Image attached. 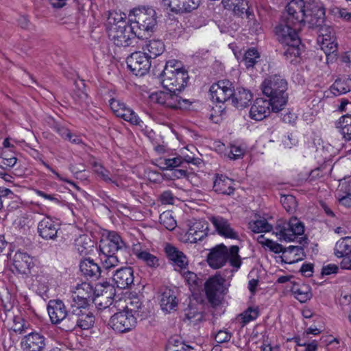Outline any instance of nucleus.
Masks as SVG:
<instances>
[{
    "label": "nucleus",
    "mask_w": 351,
    "mask_h": 351,
    "mask_svg": "<svg viewBox=\"0 0 351 351\" xmlns=\"http://www.w3.org/2000/svg\"><path fill=\"white\" fill-rule=\"evenodd\" d=\"M290 23H307L309 28L323 27L326 19V10L321 2L292 0L286 6Z\"/></svg>",
    "instance_id": "nucleus-1"
},
{
    "label": "nucleus",
    "mask_w": 351,
    "mask_h": 351,
    "mask_svg": "<svg viewBox=\"0 0 351 351\" xmlns=\"http://www.w3.org/2000/svg\"><path fill=\"white\" fill-rule=\"evenodd\" d=\"M289 14L287 12L285 19L275 27V34L278 40L284 45L283 55L289 63L297 64L300 62V55L304 48L298 32L301 25L289 21Z\"/></svg>",
    "instance_id": "nucleus-2"
},
{
    "label": "nucleus",
    "mask_w": 351,
    "mask_h": 351,
    "mask_svg": "<svg viewBox=\"0 0 351 351\" xmlns=\"http://www.w3.org/2000/svg\"><path fill=\"white\" fill-rule=\"evenodd\" d=\"M106 29L109 38L118 47H126L132 44L136 37L131 24L117 12L110 13L106 23Z\"/></svg>",
    "instance_id": "nucleus-3"
},
{
    "label": "nucleus",
    "mask_w": 351,
    "mask_h": 351,
    "mask_svg": "<svg viewBox=\"0 0 351 351\" xmlns=\"http://www.w3.org/2000/svg\"><path fill=\"white\" fill-rule=\"evenodd\" d=\"M287 82L279 75H270L261 84L263 95L273 104V112H278L286 106L288 100Z\"/></svg>",
    "instance_id": "nucleus-4"
},
{
    "label": "nucleus",
    "mask_w": 351,
    "mask_h": 351,
    "mask_svg": "<svg viewBox=\"0 0 351 351\" xmlns=\"http://www.w3.org/2000/svg\"><path fill=\"white\" fill-rule=\"evenodd\" d=\"M128 20L138 38L154 32L157 25V14L152 7L134 8L128 14Z\"/></svg>",
    "instance_id": "nucleus-5"
},
{
    "label": "nucleus",
    "mask_w": 351,
    "mask_h": 351,
    "mask_svg": "<svg viewBox=\"0 0 351 351\" xmlns=\"http://www.w3.org/2000/svg\"><path fill=\"white\" fill-rule=\"evenodd\" d=\"M163 69L158 72L165 89L169 92L178 91L184 88L189 79L188 73L181 67V62L176 60H169L165 65L161 66Z\"/></svg>",
    "instance_id": "nucleus-6"
},
{
    "label": "nucleus",
    "mask_w": 351,
    "mask_h": 351,
    "mask_svg": "<svg viewBox=\"0 0 351 351\" xmlns=\"http://www.w3.org/2000/svg\"><path fill=\"white\" fill-rule=\"evenodd\" d=\"M239 252V247L237 245H232L228 249L223 244L217 245L212 248L208 254V264L216 269L224 266L229 261L230 265L238 269L241 265V258Z\"/></svg>",
    "instance_id": "nucleus-7"
},
{
    "label": "nucleus",
    "mask_w": 351,
    "mask_h": 351,
    "mask_svg": "<svg viewBox=\"0 0 351 351\" xmlns=\"http://www.w3.org/2000/svg\"><path fill=\"white\" fill-rule=\"evenodd\" d=\"M274 233L279 239L285 241H294L298 239V242L302 244L306 243L307 241V238L303 236L304 226L296 217H291L288 221L283 219L278 220Z\"/></svg>",
    "instance_id": "nucleus-8"
},
{
    "label": "nucleus",
    "mask_w": 351,
    "mask_h": 351,
    "mask_svg": "<svg viewBox=\"0 0 351 351\" xmlns=\"http://www.w3.org/2000/svg\"><path fill=\"white\" fill-rule=\"evenodd\" d=\"M99 248L104 256L128 253L125 242L121 236L115 232H110L106 238L102 239L99 242Z\"/></svg>",
    "instance_id": "nucleus-9"
},
{
    "label": "nucleus",
    "mask_w": 351,
    "mask_h": 351,
    "mask_svg": "<svg viewBox=\"0 0 351 351\" xmlns=\"http://www.w3.org/2000/svg\"><path fill=\"white\" fill-rule=\"evenodd\" d=\"M110 316L108 325L117 332H127L136 326L135 315L123 309L118 312L114 310Z\"/></svg>",
    "instance_id": "nucleus-10"
},
{
    "label": "nucleus",
    "mask_w": 351,
    "mask_h": 351,
    "mask_svg": "<svg viewBox=\"0 0 351 351\" xmlns=\"http://www.w3.org/2000/svg\"><path fill=\"white\" fill-rule=\"evenodd\" d=\"M224 282V278L220 275H215L208 278L204 284L206 298L213 306H218L221 303L226 291Z\"/></svg>",
    "instance_id": "nucleus-11"
},
{
    "label": "nucleus",
    "mask_w": 351,
    "mask_h": 351,
    "mask_svg": "<svg viewBox=\"0 0 351 351\" xmlns=\"http://www.w3.org/2000/svg\"><path fill=\"white\" fill-rule=\"evenodd\" d=\"M128 69L136 76L145 75L152 66L151 60L147 57L146 52L135 51L126 59Z\"/></svg>",
    "instance_id": "nucleus-12"
},
{
    "label": "nucleus",
    "mask_w": 351,
    "mask_h": 351,
    "mask_svg": "<svg viewBox=\"0 0 351 351\" xmlns=\"http://www.w3.org/2000/svg\"><path fill=\"white\" fill-rule=\"evenodd\" d=\"M95 300V291L88 282L78 284L73 292L69 304L73 306H91L90 301Z\"/></svg>",
    "instance_id": "nucleus-13"
},
{
    "label": "nucleus",
    "mask_w": 351,
    "mask_h": 351,
    "mask_svg": "<svg viewBox=\"0 0 351 351\" xmlns=\"http://www.w3.org/2000/svg\"><path fill=\"white\" fill-rule=\"evenodd\" d=\"M233 88V84L230 80H219L210 86L209 89L210 98L213 101L218 103L230 101Z\"/></svg>",
    "instance_id": "nucleus-14"
},
{
    "label": "nucleus",
    "mask_w": 351,
    "mask_h": 351,
    "mask_svg": "<svg viewBox=\"0 0 351 351\" xmlns=\"http://www.w3.org/2000/svg\"><path fill=\"white\" fill-rule=\"evenodd\" d=\"M317 43L326 56L333 53L337 50V43L335 32L332 27L325 25L318 29Z\"/></svg>",
    "instance_id": "nucleus-15"
},
{
    "label": "nucleus",
    "mask_w": 351,
    "mask_h": 351,
    "mask_svg": "<svg viewBox=\"0 0 351 351\" xmlns=\"http://www.w3.org/2000/svg\"><path fill=\"white\" fill-rule=\"evenodd\" d=\"M164 252L169 263L176 271H181L188 267L189 260L187 256L176 246L166 243L164 245Z\"/></svg>",
    "instance_id": "nucleus-16"
},
{
    "label": "nucleus",
    "mask_w": 351,
    "mask_h": 351,
    "mask_svg": "<svg viewBox=\"0 0 351 351\" xmlns=\"http://www.w3.org/2000/svg\"><path fill=\"white\" fill-rule=\"evenodd\" d=\"M90 307L91 306H76L72 308V313L76 316L77 327L82 330H88L95 324V315Z\"/></svg>",
    "instance_id": "nucleus-17"
},
{
    "label": "nucleus",
    "mask_w": 351,
    "mask_h": 351,
    "mask_svg": "<svg viewBox=\"0 0 351 351\" xmlns=\"http://www.w3.org/2000/svg\"><path fill=\"white\" fill-rule=\"evenodd\" d=\"M217 233L222 237L230 239H239L238 232L232 227L230 221L221 215H213L209 217Z\"/></svg>",
    "instance_id": "nucleus-18"
},
{
    "label": "nucleus",
    "mask_w": 351,
    "mask_h": 351,
    "mask_svg": "<svg viewBox=\"0 0 351 351\" xmlns=\"http://www.w3.org/2000/svg\"><path fill=\"white\" fill-rule=\"evenodd\" d=\"M45 337L37 332H30L21 341L23 351H42L45 347Z\"/></svg>",
    "instance_id": "nucleus-19"
},
{
    "label": "nucleus",
    "mask_w": 351,
    "mask_h": 351,
    "mask_svg": "<svg viewBox=\"0 0 351 351\" xmlns=\"http://www.w3.org/2000/svg\"><path fill=\"white\" fill-rule=\"evenodd\" d=\"M273 112V104L268 99L257 98L250 110V117L255 121H262Z\"/></svg>",
    "instance_id": "nucleus-20"
},
{
    "label": "nucleus",
    "mask_w": 351,
    "mask_h": 351,
    "mask_svg": "<svg viewBox=\"0 0 351 351\" xmlns=\"http://www.w3.org/2000/svg\"><path fill=\"white\" fill-rule=\"evenodd\" d=\"M165 5L168 6L171 11L176 14L189 13L196 10L201 0H162Z\"/></svg>",
    "instance_id": "nucleus-21"
},
{
    "label": "nucleus",
    "mask_w": 351,
    "mask_h": 351,
    "mask_svg": "<svg viewBox=\"0 0 351 351\" xmlns=\"http://www.w3.org/2000/svg\"><path fill=\"white\" fill-rule=\"evenodd\" d=\"M112 280L114 284L119 289L131 287L134 284V270L130 267H121L113 272Z\"/></svg>",
    "instance_id": "nucleus-22"
},
{
    "label": "nucleus",
    "mask_w": 351,
    "mask_h": 351,
    "mask_svg": "<svg viewBox=\"0 0 351 351\" xmlns=\"http://www.w3.org/2000/svg\"><path fill=\"white\" fill-rule=\"evenodd\" d=\"M47 311L53 324H60L63 318L68 315L69 309L60 300H51L47 304Z\"/></svg>",
    "instance_id": "nucleus-23"
},
{
    "label": "nucleus",
    "mask_w": 351,
    "mask_h": 351,
    "mask_svg": "<svg viewBox=\"0 0 351 351\" xmlns=\"http://www.w3.org/2000/svg\"><path fill=\"white\" fill-rule=\"evenodd\" d=\"M253 99L251 90L242 86L233 88L231 104L237 108H243L250 105Z\"/></svg>",
    "instance_id": "nucleus-24"
},
{
    "label": "nucleus",
    "mask_w": 351,
    "mask_h": 351,
    "mask_svg": "<svg viewBox=\"0 0 351 351\" xmlns=\"http://www.w3.org/2000/svg\"><path fill=\"white\" fill-rule=\"evenodd\" d=\"M208 223L204 220L197 221L189 227L186 236L190 243H197L207 236Z\"/></svg>",
    "instance_id": "nucleus-25"
},
{
    "label": "nucleus",
    "mask_w": 351,
    "mask_h": 351,
    "mask_svg": "<svg viewBox=\"0 0 351 351\" xmlns=\"http://www.w3.org/2000/svg\"><path fill=\"white\" fill-rule=\"evenodd\" d=\"M33 258L28 254L22 252L15 253L13 259V266L16 272L21 274H29L34 267Z\"/></svg>",
    "instance_id": "nucleus-26"
},
{
    "label": "nucleus",
    "mask_w": 351,
    "mask_h": 351,
    "mask_svg": "<svg viewBox=\"0 0 351 351\" xmlns=\"http://www.w3.org/2000/svg\"><path fill=\"white\" fill-rule=\"evenodd\" d=\"M58 229V226L49 217L42 219L37 227L39 236L45 240H55Z\"/></svg>",
    "instance_id": "nucleus-27"
},
{
    "label": "nucleus",
    "mask_w": 351,
    "mask_h": 351,
    "mask_svg": "<svg viewBox=\"0 0 351 351\" xmlns=\"http://www.w3.org/2000/svg\"><path fill=\"white\" fill-rule=\"evenodd\" d=\"M160 304L161 309L166 313L176 311L178 304L176 291L168 287L162 289L161 291Z\"/></svg>",
    "instance_id": "nucleus-28"
},
{
    "label": "nucleus",
    "mask_w": 351,
    "mask_h": 351,
    "mask_svg": "<svg viewBox=\"0 0 351 351\" xmlns=\"http://www.w3.org/2000/svg\"><path fill=\"white\" fill-rule=\"evenodd\" d=\"M223 3L226 9L232 10L235 15L250 19L252 12L247 0H223Z\"/></svg>",
    "instance_id": "nucleus-29"
},
{
    "label": "nucleus",
    "mask_w": 351,
    "mask_h": 351,
    "mask_svg": "<svg viewBox=\"0 0 351 351\" xmlns=\"http://www.w3.org/2000/svg\"><path fill=\"white\" fill-rule=\"evenodd\" d=\"M93 302H95L99 309L101 310V316L104 322L106 321L104 318H107L114 310H117L116 304L117 302L114 303L112 298L104 293L100 297L95 298V300H93Z\"/></svg>",
    "instance_id": "nucleus-30"
},
{
    "label": "nucleus",
    "mask_w": 351,
    "mask_h": 351,
    "mask_svg": "<svg viewBox=\"0 0 351 351\" xmlns=\"http://www.w3.org/2000/svg\"><path fill=\"white\" fill-rule=\"evenodd\" d=\"M80 269L86 279L97 280L101 275L100 267L93 259L85 258L80 262Z\"/></svg>",
    "instance_id": "nucleus-31"
},
{
    "label": "nucleus",
    "mask_w": 351,
    "mask_h": 351,
    "mask_svg": "<svg viewBox=\"0 0 351 351\" xmlns=\"http://www.w3.org/2000/svg\"><path fill=\"white\" fill-rule=\"evenodd\" d=\"M233 180L223 175H217L214 181L213 190L219 194L231 195L234 191Z\"/></svg>",
    "instance_id": "nucleus-32"
},
{
    "label": "nucleus",
    "mask_w": 351,
    "mask_h": 351,
    "mask_svg": "<svg viewBox=\"0 0 351 351\" xmlns=\"http://www.w3.org/2000/svg\"><path fill=\"white\" fill-rule=\"evenodd\" d=\"M304 256V249L301 246L290 245L285 248L280 258L285 263L293 264L302 260Z\"/></svg>",
    "instance_id": "nucleus-33"
},
{
    "label": "nucleus",
    "mask_w": 351,
    "mask_h": 351,
    "mask_svg": "<svg viewBox=\"0 0 351 351\" xmlns=\"http://www.w3.org/2000/svg\"><path fill=\"white\" fill-rule=\"evenodd\" d=\"M143 52L147 53V56L150 60L154 59L164 52L165 45L160 40H149L143 47Z\"/></svg>",
    "instance_id": "nucleus-34"
},
{
    "label": "nucleus",
    "mask_w": 351,
    "mask_h": 351,
    "mask_svg": "<svg viewBox=\"0 0 351 351\" xmlns=\"http://www.w3.org/2000/svg\"><path fill=\"white\" fill-rule=\"evenodd\" d=\"M330 89L331 93L336 96L350 92L351 90V78L343 77L337 79Z\"/></svg>",
    "instance_id": "nucleus-35"
},
{
    "label": "nucleus",
    "mask_w": 351,
    "mask_h": 351,
    "mask_svg": "<svg viewBox=\"0 0 351 351\" xmlns=\"http://www.w3.org/2000/svg\"><path fill=\"white\" fill-rule=\"evenodd\" d=\"M337 128L346 141H351V114L341 116L337 123Z\"/></svg>",
    "instance_id": "nucleus-36"
},
{
    "label": "nucleus",
    "mask_w": 351,
    "mask_h": 351,
    "mask_svg": "<svg viewBox=\"0 0 351 351\" xmlns=\"http://www.w3.org/2000/svg\"><path fill=\"white\" fill-rule=\"evenodd\" d=\"M351 254V237H345L337 241L334 247V254L337 258L348 256Z\"/></svg>",
    "instance_id": "nucleus-37"
},
{
    "label": "nucleus",
    "mask_w": 351,
    "mask_h": 351,
    "mask_svg": "<svg viewBox=\"0 0 351 351\" xmlns=\"http://www.w3.org/2000/svg\"><path fill=\"white\" fill-rule=\"evenodd\" d=\"M178 91L167 93V101L166 107L170 108H186L191 105V101L186 99H182L177 93Z\"/></svg>",
    "instance_id": "nucleus-38"
},
{
    "label": "nucleus",
    "mask_w": 351,
    "mask_h": 351,
    "mask_svg": "<svg viewBox=\"0 0 351 351\" xmlns=\"http://www.w3.org/2000/svg\"><path fill=\"white\" fill-rule=\"evenodd\" d=\"M75 249L81 256H86L93 251V241L86 235H82L75 240Z\"/></svg>",
    "instance_id": "nucleus-39"
},
{
    "label": "nucleus",
    "mask_w": 351,
    "mask_h": 351,
    "mask_svg": "<svg viewBox=\"0 0 351 351\" xmlns=\"http://www.w3.org/2000/svg\"><path fill=\"white\" fill-rule=\"evenodd\" d=\"M291 291L300 302H305L311 297V288L306 284L293 283Z\"/></svg>",
    "instance_id": "nucleus-40"
},
{
    "label": "nucleus",
    "mask_w": 351,
    "mask_h": 351,
    "mask_svg": "<svg viewBox=\"0 0 351 351\" xmlns=\"http://www.w3.org/2000/svg\"><path fill=\"white\" fill-rule=\"evenodd\" d=\"M134 252L137 258L144 262L148 267L153 268L158 267V258L147 250L134 249Z\"/></svg>",
    "instance_id": "nucleus-41"
},
{
    "label": "nucleus",
    "mask_w": 351,
    "mask_h": 351,
    "mask_svg": "<svg viewBox=\"0 0 351 351\" xmlns=\"http://www.w3.org/2000/svg\"><path fill=\"white\" fill-rule=\"evenodd\" d=\"M193 348L186 345L178 336H173L169 339L166 345L165 351H189Z\"/></svg>",
    "instance_id": "nucleus-42"
},
{
    "label": "nucleus",
    "mask_w": 351,
    "mask_h": 351,
    "mask_svg": "<svg viewBox=\"0 0 351 351\" xmlns=\"http://www.w3.org/2000/svg\"><path fill=\"white\" fill-rule=\"evenodd\" d=\"M73 308V306L69 304V312L67 313L68 315H66L60 324H61V326L60 327L61 330L66 332L73 331L77 327L76 316L72 313V308Z\"/></svg>",
    "instance_id": "nucleus-43"
},
{
    "label": "nucleus",
    "mask_w": 351,
    "mask_h": 351,
    "mask_svg": "<svg viewBox=\"0 0 351 351\" xmlns=\"http://www.w3.org/2000/svg\"><path fill=\"white\" fill-rule=\"evenodd\" d=\"M123 310L134 315L136 318V317H143L145 315L144 311H142V302L138 298L130 299V302L123 307Z\"/></svg>",
    "instance_id": "nucleus-44"
},
{
    "label": "nucleus",
    "mask_w": 351,
    "mask_h": 351,
    "mask_svg": "<svg viewBox=\"0 0 351 351\" xmlns=\"http://www.w3.org/2000/svg\"><path fill=\"white\" fill-rule=\"evenodd\" d=\"M260 59V54L257 49L255 48H250L247 50L243 58V62L247 69L253 68L254 66L258 62Z\"/></svg>",
    "instance_id": "nucleus-45"
},
{
    "label": "nucleus",
    "mask_w": 351,
    "mask_h": 351,
    "mask_svg": "<svg viewBox=\"0 0 351 351\" xmlns=\"http://www.w3.org/2000/svg\"><path fill=\"white\" fill-rule=\"evenodd\" d=\"M249 228L254 233L268 232L273 230L272 226L265 219L250 222Z\"/></svg>",
    "instance_id": "nucleus-46"
},
{
    "label": "nucleus",
    "mask_w": 351,
    "mask_h": 351,
    "mask_svg": "<svg viewBox=\"0 0 351 351\" xmlns=\"http://www.w3.org/2000/svg\"><path fill=\"white\" fill-rule=\"evenodd\" d=\"M181 274L191 290L195 291L199 286H201L202 280L194 272L184 271Z\"/></svg>",
    "instance_id": "nucleus-47"
},
{
    "label": "nucleus",
    "mask_w": 351,
    "mask_h": 351,
    "mask_svg": "<svg viewBox=\"0 0 351 351\" xmlns=\"http://www.w3.org/2000/svg\"><path fill=\"white\" fill-rule=\"evenodd\" d=\"M13 322L12 330L16 333L22 335L30 330V324L21 317H14Z\"/></svg>",
    "instance_id": "nucleus-48"
},
{
    "label": "nucleus",
    "mask_w": 351,
    "mask_h": 351,
    "mask_svg": "<svg viewBox=\"0 0 351 351\" xmlns=\"http://www.w3.org/2000/svg\"><path fill=\"white\" fill-rule=\"evenodd\" d=\"M159 219L160 223L169 230H172L176 227V221L169 211L160 214Z\"/></svg>",
    "instance_id": "nucleus-49"
},
{
    "label": "nucleus",
    "mask_w": 351,
    "mask_h": 351,
    "mask_svg": "<svg viewBox=\"0 0 351 351\" xmlns=\"http://www.w3.org/2000/svg\"><path fill=\"white\" fill-rule=\"evenodd\" d=\"M280 202L285 209L289 213L293 212L297 207L296 199L292 195L282 196L280 198Z\"/></svg>",
    "instance_id": "nucleus-50"
},
{
    "label": "nucleus",
    "mask_w": 351,
    "mask_h": 351,
    "mask_svg": "<svg viewBox=\"0 0 351 351\" xmlns=\"http://www.w3.org/2000/svg\"><path fill=\"white\" fill-rule=\"evenodd\" d=\"M122 254H110L109 256H104L103 264L104 268L106 269L112 268L119 265L123 260H121Z\"/></svg>",
    "instance_id": "nucleus-51"
},
{
    "label": "nucleus",
    "mask_w": 351,
    "mask_h": 351,
    "mask_svg": "<svg viewBox=\"0 0 351 351\" xmlns=\"http://www.w3.org/2000/svg\"><path fill=\"white\" fill-rule=\"evenodd\" d=\"M258 316V311L257 308H248L245 311L240 315L243 326L253 321Z\"/></svg>",
    "instance_id": "nucleus-52"
},
{
    "label": "nucleus",
    "mask_w": 351,
    "mask_h": 351,
    "mask_svg": "<svg viewBox=\"0 0 351 351\" xmlns=\"http://www.w3.org/2000/svg\"><path fill=\"white\" fill-rule=\"evenodd\" d=\"M186 319L193 325H197L202 322L204 318V315L202 312H198L193 308H189L188 312L185 315Z\"/></svg>",
    "instance_id": "nucleus-53"
},
{
    "label": "nucleus",
    "mask_w": 351,
    "mask_h": 351,
    "mask_svg": "<svg viewBox=\"0 0 351 351\" xmlns=\"http://www.w3.org/2000/svg\"><path fill=\"white\" fill-rule=\"evenodd\" d=\"M94 171L100 177V178L106 182L112 181L110 171L105 169L102 165L95 162L94 164Z\"/></svg>",
    "instance_id": "nucleus-54"
},
{
    "label": "nucleus",
    "mask_w": 351,
    "mask_h": 351,
    "mask_svg": "<svg viewBox=\"0 0 351 351\" xmlns=\"http://www.w3.org/2000/svg\"><path fill=\"white\" fill-rule=\"evenodd\" d=\"M35 285L43 293H46L49 289V280L47 276L38 275L34 280Z\"/></svg>",
    "instance_id": "nucleus-55"
},
{
    "label": "nucleus",
    "mask_w": 351,
    "mask_h": 351,
    "mask_svg": "<svg viewBox=\"0 0 351 351\" xmlns=\"http://www.w3.org/2000/svg\"><path fill=\"white\" fill-rule=\"evenodd\" d=\"M266 250H269L275 254H280L284 251L285 248L281 244L270 239L266 243V245L264 247Z\"/></svg>",
    "instance_id": "nucleus-56"
},
{
    "label": "nucleus",
    "mask_w": 351,
    "mask_h": 351,
    "mask_svg": "<svg viewBox=\"0 0 351 351\" xmlns=\"http://www.w3.org/2000/svg\"><path fill=\"white\" fill-rule=\"evenodd\" d=\"M244 153L245 150L241 146L231 145L228 156L230 159L237 160L241 158Z\"/></svg>",
    "instance_id": "nucleus-57"
},
{
    "label": "nucleus",
    "mask_w": 351,
    "mask_h": 351,
    "mask_svg": "<svg viewBox=\"0 0 351 351\" xmlns=\"http://www.w3.org/2000/svg\"><path fill=\"white\" fill-rule=\"evenodd\" d=\"M232 337V333L226 330H220L215 336V339L218 343L228 342Z\"/></svg>",
    "instance_id": "nucleus-58"
},
{
    "label": "nucleus",
    "mask_w": 351,
    "mask_h": 351,
    "mask_svg": "<svg viewBox=\"0 0 351 351\" xmlns=\"http://www.w3.org/2000/svg\"><path fill=\"white\" fill-rule=\"evenodd\" d=\"M123 119L134 125H140L143 123L141 119L132 109L130 112L123 114Z\"/></svg>",
    "instance_id": "nucleus-59"
},
{
    "label": "nucleus",
    "mask_w": 351,
    "mask_h": 351,
    "mask_svg": "<svg viewBox=\"0 0 351 351\" xmlns=\"http://www.w3.org/2000/svg\"><path fill=\"white\" fill-rule=\"evenodd\" d=\"M167 93L168 92L164 91L156 92L152 94L151 99L157 104L166 106L167 101Z\"/></svg>",
    "instance_id": "nucleus-60"
},
{
    "label": "nucleus",
    "mask_w": 351,
    "mask_h": 351,
    "mask_svg": "<svg viewBox=\"0 0 351 351\" xmlns=\"http://www.w3.org/2000/svg\"><path fill=\"white\" fill-rule=\"evenodd\" d=\"M17 224L20 228L26 230L29 229V228L32 226L33 222L32 218L28 215H23L19 219Z\"/></svg>",
    "instance_id": "nucleus-61"
},
{
    "label": "nucleus",
    "mask_w": 351,
    "mask_h": 351,
    "mask_svg": "<svg viewBox=\"0 0 351 351\" xmlns=\"http://www.w3.org/2000/svg\"><path fill=\"white\" fill-rule=\"evenodd\" d=\"M35 193L38 196L42 197L46 199L51 201V202H53L56 204L60 203V199L58 198V197H60V195H58L47 193L41 190H39V189H36Z\"/></svg>",
    "instance_id": "nucleus-62"
},
{
    "label": "nucleus",
    "mask_w": 351,
    "mask_h": 351,
    "mask_svg": "<svg viewBox=\"0 0 351 351\" xmlns=\"http://www.w3.org/2000/svg\"><path fill=\"white\" fill-rule=\"evenodd\" d=\"M160 201L162 204H173L174 197L170 191H165L160 195Z\"/></svg>",
    "instance_id": "nucleus-63"
},
{
    "label": "nucleus",
    "mask_w": 351,
    "mask_h": 351,
    "mask_svg": "<svg viewBox=\"0 0 351 351\" xmlns=\"http://www.w3.org/2000/svg\"><path fill=\"white\" fill-rule=\"evenodd\" d=\"M169 169H173L176 167L183 166L182 156H176L173 158H168Z\"/></svg>",
    "instance_id": "nucleus-64"
}]
</instances>
